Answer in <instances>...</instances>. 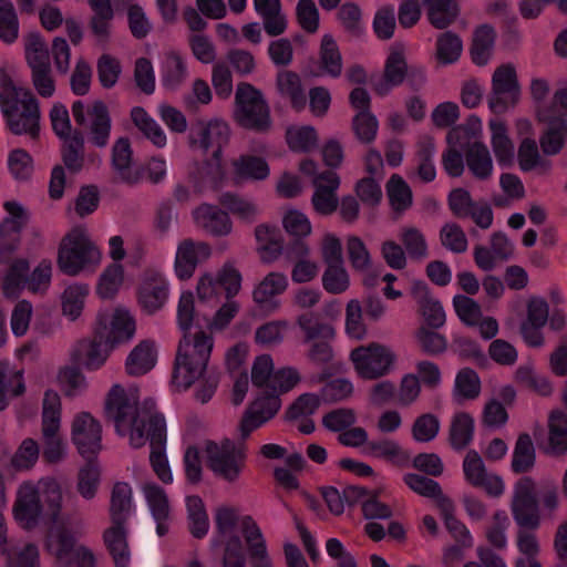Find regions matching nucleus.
<instances>
[{
    "label": "nucleus",
    "mask_w": 567,
    "mask_h": 567,
    "mask_svg": "<svg viewBox=\"0 0 567 567\" xmlns=\"http://www.w3.org/2000/svg\"><path fill=\"white\" fill-rule=\"evenodd\" d=\"M299 169L302 174L313 177L315 193L312 205L321 215H330L337 210L339 200L337 190L340 186V177L331 169L318 173V165L312 159H303Z\"/></svg>",
    "instance_id": "11"
},
{
    "label": "nucleus",
    "mask_w": 567,
    "mask_h": 567,
    "mask_svg": "<svg viewBox=\"0 0 567 567\" xmlns=\"http://www.w3.org/2000/svg\"><path fill=\"white\" fill-rule=\"evenodd\" d=\"M208 468L227 483H235L241 476L248 457L245 442L225 437L220 442L207 441L205 445Z\"/></svg>",
    "instance_id": "8"
},
{
    "label": "nucleus",
    "mask_w": 567,
    "mask_h": 567,
    "mask_svg": "<svg viewBox=\"0 0 567 567\" xmlns=\"http://www.w3.org/2000/svg\"><path fill=\"white\" fill-rule=\"evenodd\" d=\"M279 92L290 99L291 106L301 111L307 104V96L301 85L300 78L292 71H281L277 76Z\"/></svg>",
    "instance_id": "44"
},
{
    "label": "nucleus",
    "mask_w": 567,
    "mask_h": 567,
    "mask_svg": "<svg viewBox=\"0 0 567 567\" xmlns=\"http://www.w3.org/2000/svg\"><path fill=\"white\" fill-rule=\"evenodd\" d=\"M536 462V451L528 433H520L516 440L511 468L515 474H525L532 471Z\"/></svg>",
    "instance_id": "38"
},
{
    "label": "nucleus",
    "mask_w": 567,
    "mask_h": 567,
    "mask_svg": "<svg viewBox=\"0 0 567 567\" xmlns=\"http://www.w3.org/2000/svg\"><path fill=\"white\" fill-rule=\"evenodd\" d=\"M234 118L237 124L257 133L272 126L270 106L262 92L248 82H240L235 92Z\"/></svg>",
    "instance_id": "7"
},
{
    "label": "nucleus",
    "mask_w": 567,
    "mask_h": 567,
    "mask_svg": "<svg viewBox=\"0 0 567 567\" xmlns=\"http://www.w3.org/2000/svg\"><path fill=\"white\" fill-rule=\"evenodd\" d=\"M133 124L151 141L156 147H164L167 143L166 134L161 125L142 106H134L131 110Z\"/></svg>",
    "instance_id": "40"
},
{
    "label": "nucleus",
    "mask_w": 567,
    "mask_h": 567,
    "mask_svg": "<svg viewBox=\"0 0 567 567\" xmlns=\"http://www.w3.org/2000/svg\"><path fill=\"white\" fill-rule=\"evenodd\" d=\"M156 363V349L152 341L144 340L138 343L126 359V371L131 375H143L154 368Z\"/></svg>",
    "instance_id": "35"
},
{
    "label": "nucleus",
    "mask_w": 567,
    "mask_h": 567,
    "mask_svg": "<svg viewBox=\"0 0 567 567\" xmlns=\"http://www.w3.org/2000/svg\"><path fill=\"white\" fill-rule=\"evenodd\" d=\"M403 482L414 493L434 499L437 508H440L442 498H449L443 494L441 485L426 476L416 473H406L403 476Z\"/></svg>",
    "instance_id": "56"
},
{
    "label": "nucleus",
    "mask_w": 567,
    "mask_h": 567,
    "mask_svg": "<svg viewBox=\"0 0 567 567\" xmlns=\"http://www.w3.org/2000/svg\"><path fill=\"white\" fill-rule=\"evenodd\" d=\"M495 38V30L489 24H481L475 29L471 45V56L476 65H485L488 62Z\"/></svg>",
    "instance_id": "39"
},
{
    "label": "nucleus",
    "mask_w": 567,
    "mask_h": 567,
    "mask_svg": "<svg viewBox=\"0 0 567 567\" xmlns=\"http://www.w3.org/2000/svg\"><path fill=\"white\" fill-rule=\"evenodd\" d=\"M86 463L79 470L76 488L84 499L95 497L101 482V471L95 458H85Z\"/></svg>",
    "instance_id": "50"
},
{
    "label": "nucleus",
    "mask_w": 567,
    "mask_h": 567,
    "mask_svg": "<svg viewBox=\"0 0 567 567\" xmlns=\"http://www.w3.org/2000/svg\"><path fill=\"white\" fill-rule=\"evenodd\" d=\"M155 408L153 398H146L140 405L123 386L115 384L106 398L105 415L114 422L118 435L130 437L134 449L150 442L153 471L164 484H171L173 474L166 456V421Z\"/></svg>",
    "instance_id": "1"
},
{
    "label": "nucleus",
    "mask_w": 567,
    "mask_h": 567,
    "mask_svg": "<svg viewBox=\"0 0 567 567\" xmlns=\"http://www.w3.org/2000/svg\"><path fill=\"white\" fill-rule=\"evenodd\" d=\"M188 76V69L183 56L172 51L166 54L162 66V82L167 90L178 89Z\"/></svg>",
    "instance_id": "43"
},
{
    "label": "nucleus",
    "mask_w": 567,
    "mask_h": 567,
    "mask_svg": "<svg viewBox=\"0 0 567 567\" xmlns=\"http://www.w3.org/2000/svg\"><path fill=\"white\" fill-rule=\"evenodd\" d=\"M465 161L471 174L480 181L489 178L493 174V159L488 147L482 142H473L465 153Z\"/></svg>",
    "instance_id": "33"
},
{
    "label": "nucleus",
    "mask_w": 567,
    "mask_h": 567,
    "mask_svg": "<svg viewBox=\"0 0 567 567\" xmlns=\"http://www.w3.org/2000/svg\"><path fill=\"white\" fill-rule=\"evenodd\" d=\"M124 269L120 264L110 265L101 275L97 293L104 299L113 298L122 285Z\"/></svg>",
    "instance_id": "63"
},
{
    "label": "nucleus",
    "mask_w": 567,
    "mask_h": 567,
    "mask_svg": "<svg viewBox=\"0 0 567 567\" xmlns=\"http://www.w3.org/2000/svg\"><path fill=\"white\" fill-rule=\"evenodd\" d=\"M95 331L104 339L103 341L114 348L134 336L135 320L127 310L117 308L111 318L107 315H99Z\"/></svg>",
    "instance_id": "20"
},
{
    "label": "nucleus",
    "mask_w": 567,
    "mask_h": 567,
    "mask_svg": "<svg viewBox=\"0 0 567 567\" xmlns=\"http://www.w3.org/2000/svg\"><path fill=\"white\" fill-rule=\"evenodd\" d=\"M287 286L288 279L284 274L270 272L255 288L254 300L262 308L275 310L279 306L275 298L282 293Z\"/></svg>",
    "instance_id": "32"
},
{
    "label": "nucleus",
    "mask_w": 567,
    "mask_h": 567,
    "mask_svg": "<svg viewBox=\"0 0 567 567\" xmlns=\"http://www.w3.org/2000/svg\"><path fill=\"white\" fill-rule=\"evenodd\" d=\"M27 62L32 71V82L42 97H51L55 83L51 74L49 50L38 35L29 39L25 45Z\"/></svg>",
    "instance_id": "16"
},
{
    "label": "nucleus",
    "mask_w": 567,
    "mask_h": 567,
    "mask_svg": "<svg viewBox=\"0 0 567 567\" xmlns=\"http://www.w3.org/2000/svg\"><path fill=\"white\" fill-rule=\"evenodd\" d=\"M492 148L501 167H509L514 163L515 147L507 135L506 125L499 121H491Z\"/></svg>",
    "instance_id": "34"
},
{
    "label": "nucleus",
    "mask_w": 567,
    "mask_h": 567,
    "mask_svg": "<svg viewBox=\"0 0 567 567\" xmlns=\"http://www.w3.org/2000/svg\"><path fill=\"white\" fill-rule=\"evenodd\" d=\"M520 94L516 70L511 64L498 66L492 76V92L488 95V107L493 113L499 114L514 106Z\"/></svg>",
    "instance_id": "17"
},
{
    "label": "nucleus",
    "mask_w": 567,
    "mask_h": 567,
    "mask_svg": "<svg viewBox=\"0 0 567 567\" xmlns=\"http://www.w3.org/2000/svg\"><path fill=\"white\" fill-rule=\"evenodd\" d=\"M297 323L305 333V342L313 341L308 351L309 360L318 365L329 363L333 357L329 342L334 337L332 326L312 311L301 313L297 319Z\"/></svg>",
    "instance_id": "9"
},
{
    "label": "nucleus",
    "mask_w": 567,
    "mask_h": 567,
    "mask_svg": "<svg viewBox=\"0 0 567 567\" xmlns=\"http://www.w3.org/2000/svg\"><path fill=\"white\" fill-rule=\"evenodd\" d=\"M441 427V422L433 413H423L419 415L412 425V437L419 443H429L433 441Z\"/></svg>",
    "instance_id": "60"
},
{
    "label": "nucleus",
    "mask_w": 567,
    "mask_h": 567,
    "mask_svg": "<svg viewBox=\"0 0 567 567\" xmlns=\"http://www.w3.org/2000/svg\"><path fill=\"white\" fill-rule=\"evenodd\" d=\"M512 512L519 527L527 529L538 527V499L535 494V483L530 477L524 476L516 483Z\"/></svg>",
    "instance_id": "18"
},
{
    "label": "nucleus",
    "mask_w": 567,
    "mask_h": 567,
    "mask_svg": "<svg viewBox=\"0 0 567 567\" xmlns=\"http://www.w3.org/2000/svg\"><path fill=\"white\" fill-rule=\"evenodd\" d=\"M73 533L64 527L49 535L48 549L54 554L58 567H95V557L87 547L75 546Z\"/></svg>",
    "instance_id": "13"
},
{
    "label": "nucleus",
    "mask_w": 567,
    "mask_h": 567,
    "mask_svg": "<svg viewBox=\"0 0 567 567\" xmlns=\"http://www.w3.org/2000/svg\"><path fill=\"white\" fill-rule=\"evenodd\" d=\"M240 287L241 274L230 262H226L216 277L205 275L200 278L197 285V295L200 299L212 298L223 290L228 300L215 313L210 324L213 329L223 330L238 312L237 302L230 299L239 292Z\"/></svg>",
    "instance_id": "6"
},
{
    "label": "nucleus",
    "mask_w": 567,
    "mask_h": 567,
    "mask_svg": "<svg viewBox=\"0 0 567 567\" xmlns=\"http://www.w3.org/2000/svg\"><path fill=\"white\" fill-rule=\"evenodd\" d=\"M133 152L127 137H120L112 148V167L125 183H134L136 177L131 173Z\"/></svg>",
    "instance_id": "51"
},
{
    "label": "nucleus",
    "mask_w": 567,
    "mask_h": 567,
    "mask_svg": "<svg viewBox=\"0 0 567 567\" xmlns=\"http://www.w3.org/2000/svg\"><path fill=\"white\" fill-rule=\"evenodd\" d=\"M99 251L83 233H74L63 240L58 264L62 272L74 276L86 265L97 260Z\"/></svg>",
    "instance_id": "15"
},
{
    "label": "nucleus",
    "mask_w": 567,
    "mask_h": 567,
    "mask_svg": "<svg viewBox=\"0 0 567 567\" xmlns=\"http://www.w3.org/2000/svg\"><path fill=\"white\" fill-rule=\"evenodd\" d=\"M548 450L550 453L561 455L567 452V414L553 410L548 416Z\"/></svg>",
    "instance_id": "41"
},
{
    "label": "nucleus",
    "mask_w": 567,
    "mask_h": 567,
    "mask_svg": "<svg viewBox=\"0 0 567 567\" xmlns=\"http://www.w3.org/2000/svg\"><path fill=\"white\" fill-rule=\"evenodd\" d=\"M518 165L522 172H532L536 168L547 171L549 162L544 159L535 140L525 137L522 140L517 151Z\"/></svg>",
    "instance_id": "55"
},
{
    "label": "nucleus",
    "mask_w": 567,
    "mask_h": 567,
    "mask_svg": "<svg viewBox=\"0 0 567 567\" xmlns=\"http://www.w3.org/2000/svg\"><path fill=\"white\" fill-rule=\"evenodd\" d=\"M143 494L152 518L169 519V501L163 487L155 483H145Z\"/></svg>",
    "instance_id": "53"
},
{
    "label": "nucleus",
    "mask_w": 567,
    "mask_h": 567,
    "mask_svg": "<svg viewBox=\"0 0 567 567\" xmlns=\"http://www.w3.org/2000/svg\"><path fill=\"white\" fill-rule=\"evenodd\" d=\"M72 441L84 458H95L102 447V425L89 412L78 414L72 423Z\"/></svg>",
    "instance_id": "19"
},
{
    "label": "nucleus",
    "mask_w": 567,
    "mask_h": 567,
    "mask_svg": "<svg viewBox=\"0 0 567 567\" xmlns=\"http://www.w3.org/2000/svg\"><path fill=\"white\" fill-rule=\"evenodd\" d=\"M256 239L260 245V257L265 262L276 260L280 255L289 260L305 259L309 254V247L303 238L292 237L285 243L278 228L259 225L256 228Z\"/></svg>",
    "instance_id": "10"
},
{
    "label": "nucleus",
    "mask_w": 567,
    "mask_h": 567,
    "mask_svg": "<svg viewBox=\"0 0 567 567\" xmlns=\"http://www.w3.org/2000/svg\"><path fill=\"white\" fill-rule=\"evenodd\" d=\"M440 240L444 248L454 252L463 254L467 250L468 241L463 228L453 221L445 223L440 229Z\"/></svg>",
    "instance_id": "59"
},
{
    "label": "nucleus",
    "mask_w": 567,
    "mask_h": 567,
    "mask_svg": "<svg viewBox=\"0 0 567 567\" xmlns=\"http://www.w3.org/2000/svg\"><path fill=\"white\" fill-rule=\"evenodd\" d=\"M537 117L539 122L548 125L539 137L543 153L547 156L557 155L564 147L567 138V121L565 118H555L553 115Z\"/></svg>",
    "instance_id": "30"
},
{
    "label": "nucleus",
    "mask_w": 567,
    "mask_h": 567,
    "mask_svg": "<svg viewBox=\"0 0 567 567\" xmlns=\"http://www.w3.org/2000/svg\"><path fill=\"white\" fill-rule=\"evenodd\" d=\"M453 307L464 324L468 327H476L478 324V320L482 318V310L474 299L468 296L456 295L453 298Z\"/></svg>",
    "instance_id": "64"
},
{
    "label": "nucleus",
    "mask_w": 567,
    "mask_h": 567,
    "mask_svg": "<svg viewBox=\"0 0 567 567\" xmlns=\"http://www.w3.org/2000/svg\"><path fill=\"white\" fill-rule=\"evenodd\" d=\"M230 130L228 124L219 118L199 120L190 130V145L199 148L215 163L221 161L223 150L228 144Z\"/></svg>",
    "instance_id": "14"
},
{
    "label": "nucleus",
    "mask_w": 567,
    "mask_h": 567,
    "mask_svg": "<svg viewBox=\"0 0 567 567\" xmlns=\"http://www.w3.org/2000/svg\"><path fill=\"white\" fill-rule=\"evenodd\" d=\"M0 107L12 134H29L32 138L39 135L38 100L30 90L18 87L3 69H0Z\"/></svg>",
    "instance_id": "5"
},
{
    "label": "nucleus",
    "mask_w": 567,
    "mask_h": 567,
    "mask_svg": "<svg viewBox=\"0 0 567 567\" xmlns=\"http://www.w3.org/2000/svg\"><path fill=\"white\" fill-rule=\"evenodd\" d=\"M279 402L276 400L258 401L246 411L239 423L241 441L245 442L251 432L270 420L278 411Z\"/></svg>",
    "instance_id": "31"
},
{
    "label": "nucleus",
    "mask_w": 567,
    "mask_h": 567,
    "mask_svg": "<svg viewBox=\"0 0 567 567\" xmlns=\"http://www.w3.org/2000/svg\"><path fill=\"white\" fill-rule=\"evenodd\" d=\"M463 51L461 38L451 31H445L436 40V58L441 64H452L458 60Z\"/></svg>",
    "instance_id": "57"
},
{
    "label": "nucleus",
    "mask_w": 567,
    "mask_h": 567,
    "mask_svg": "<svg viewBox=\"0 0 567 567\" xmlns=\"http://www.w3.org/2000/svg\"><path fill=\"white\" fill-rule=\"evenodd\" d=\"M363 452L367 455L385 460L393 465L404 467L410 464V453L398 442L388 437L369 440Z\"/></svg>",
    "instance_id": "29"
},
{
    "label": "nucleus",
    "mask_w": 567,
    "mask_h": 567,
    "mask_svg": "<svg viewBox=\"0 0 567 567\" xmlns=\"http://www.w3.org/2000/svg\"><path fill=\"white\" fill-rule=\"evenodd\" d=\"M439 511L452 537L463 547H471L473 545V537L468 528L454 516L452 499L442 498Z\"/></svg>",
    "instance_id": "45"
},
{
    "label": "nucleus",
    "mask_w": 567,
    "mask_h": 567,
    "mask_svg": "<svg viewBox=\"0 0 567 567\" xmlns=\"http://www.w3.org/2000/svg\"><path fill=\"white\" fill-rule=\"evenodd\" d=\"M188 530L196 539H203L209 530V518L205 504L198 495L186 496Z\"/></svg>",
    "instance_id": "36"
},
{
    "label": "nucleus",
    "mask_w": 567,
    "mask_h": 567,
    "mask_svg": "<svg viewBox=\"0 0 567 567\" xmlns=\"http://www.w3.org/2000/svg\"><path fill=\"white\" fill-rule=\"evenodd\" d=\"M386 194L392 209L396 213H403L412 206V189L398 174H393L389 178L386 183Z\"/></svg>",
    "instance_id": "48"
},
{
    "label": "nucleus",
    "mask_w": 567,
    "mask_h": 567,
    "mask_svg": "<svg viewBox=\"0 0 567 567\" xmlns=\"http://www.w3.org/2000/svg\"><path fill=\"white\" fill-rule=\"evenodd\" d=\"M194 218L198 226L214 236H225L231 230L228 214L214 205L202 204L194 210Z\"/></svg>",
    "instance_id": "27"
},
{
    "label": "nucleus",
    "mask_w": 567,
    "mask_h": 567,
    "mask_svg": "<svg viewBox=\"0 0 567 567\" xmlns=\"http://www.w3.org/2000/svg\"><path fill=\"white\" fill-rule=\"evenodd\" d=\"M299 381L300 375L295 368L286 367L276 370L267 389L272 395L270 400L278 402V395L289 392Z\"/></svg>",
    "instance_id": "62"
},
{
    "label": "nucleus",
    "mask_w": 567,
    "mask_h": 567,
    "mask_svg": "<svg viewBox=\"0 0 567 567\" xmlns=\"http://www.w3.org/2000/svg\"><path fill=\"white\" fill-rule=\"evenodd\" d=\"M62 498L61 485L54 477H42L37 484L23 482L17 492L13 517L25 530L41 523L54 524L60 518Z\"/></svg>",
    "instance_id": "4"
},
{
    "label": "nucleus",
    "mask_w": 567,
    "mask_h": 567,
    "mask_svg": "<svg viewBox=\"0 0 567 567\" xmlns=\"http://www.w3.org/2000/svg\"><path fill=\"white\" fill-rule=\"evenodd\" d=\"M136 512L133 491L128 483L116 482L111 492L110 518L111 523H125Z\"/></svg>",
    "instance_id": "28"
},
{
    "label": "nucleus",
    "mask_w": 567,
    "mask_h": 567,
    "mask_svg": "<svg viewBox=\"0 0 567 567\" xmlns=\"http://www.w3.org/2000/svg\"><path fill=\"white\" fill-rule=\"evenodd\" d=\"M350 359L362 379L375 380L392 371L396 357L390 348L372 342L353 349Z\"/></svg>",
    "instance_id": "12"
},
{
    "label": "nucleus",
    "mask_w": 567,
    "mask_h": 567,
    "mask_svg": "<svg viewBox=\"0 0 567 567\" xmlns=\"http://www.w3.org/2000/svg\"><path fill=\"white\" fill-rule=\"evenodd\" d=\"M435 145L431 137L417 142L415 153V173L423 183H431L436 178L434 164Z\"/></svg>",
    "instance_id": "42"
},
{
    "label": "nucleus",
    "mask_w": 567,
    "mask_h": 567,
    "mask_svg": "<svg viewBox=\"0 0 567 567\" xmlns=\"http://www.w3.org/2000/svg\"><path fill=\"white\" fill-rule=\"evenodd\" d=\"M234 169L241 179L264 181L270 173L267 162L254 155H241L234 162Z\"/></svg>",
    "instance_id": "54"
},
{
    "label": "nucleus",
    "mask_w": 567,
    "mask_h": 567,
    "mask_svg": "<svg viewBox=\"0 0 567 567\" xmlns=\"http://www.w3.org/2000/svg\"><path fill=\"white\" fill-rule=\"evenodd\" d=\"M103 340L95 330L92 340H81L72 353L74 362L84 365L87 370H97L103 365L109 352L113 349Z\"/></svg>",
    "instance_id": "24"
},
{
    "label": "nucleus",
    "mask_w": 567,
    "mask_h": 567,
    "mask_svg": "<svg viewBox=\"0 0 567 567\" xmlns=\"http://www.w3.org/2000/svg\"><path fill=\"white\" fill-rule=\"evenodd\" d=\"M413 295L419 298L420 313L426 328L440 329L445 324L446 316L442 303L432 298L426 282L419 280L413 284Z\"/></svg>",
    "instance_id": "25"
},
{
    "label": "nucleus",
    "mask_w": 567,
    "mask_h": 567,
    "mask_svg": "<svg viewBox=\"0 0 567 567\" xmlns=\"http://www.w3.org/2000/svg\"><path fill=\"white\" fill-rule=\"evenodd\" d=\"M89 291V286L84 284L66 287L62 295L63 315L72 321L76 320L82 313Z\"/></svg>",
    "instance_id": "52"
},
{
    "label": "nucleus",
    "mask_w": 567,
    "mask_h": 567,
    "mask_svg": "<svg viewBox=\"0 0 567 567\" xmlns=\"http://www.w3.org/2000/svg\"><path fill=\"white\" fill-rule=\"evenodd\" d=\"M481 379L472 368L461 369L455 377L453 396L457 402L474 400L481 393Z\"/></svg>",
    "instance_id": "47"
},
{
    "label": "nucleus",
    "mask_w": 567,
    "mask_h": 567,
    "mask_svg": "<svg viewBox=\"0 0 567 567\" xmlns=\"http://www.w3.org/2000/svg\"><path fill=\"white\" fill-rule=\"evenodd\" d=\"M72 115L81 131H75L71 138L63 140L62 159L71 173H78L84 164V133L87 142L103 148L109 144L112 120L106 104L96 100L90 105L76 100L72 104Z\"/></svg>",
    "instance_id": "2"
},
{
    "label": "nucleus",
    "mask_w": 567,
    "mask_h": 567,
    "mask_svg": "<svg viewBox=\"0 0 567 567\" xmlns=\"http://www.w3.org/2000/svg\"><path fill=\"white\" fill-rule=\"evenodd\" d=\"M212 254L208 244L184 239L179 243L175 255V274L179 280L189 279L197 265L206 260Z\"/></svg>",
    "instance_id": "22"
},
{
    "label": "nucleus",
    "mask_w": 567,
    "mask_h": 567,
    "mask_svg": "<svg viewBox=\"0 0 567 567\" xmlns=\"http://www.w3.org/2000/svg\"><path fill=\"white\" fill-rule=\"evenodd\" d=\"M475 434V420L465 412H455L449 426V444L455 452L466 450L473 442Z\"/></svg>",
    "instance_id": "26"
},
{
    "label": "nucleus",
    "mask_w": 567,
    "mask_h": 567,
    "mask_svg": "<svg viewBox=\"0 0 567 567\" xmlns=\"http://www.w3.org/2000/svg\"><path fill=\"white\" fill-rule=\"evenodd\" d=\"M320 69L331 78H339L342 72V56L338 44L331 34L321 39L319 51Z\"/></svg>",
    "instance_id": "46"
},
{
    "label": "nucleus",
    "mask_w": 567,
    "mask_h": 567,
    "mask_svg": "<svg viewBox=\"0 0 567 567\" xmlns=\"http://www.w3.org/2000/svg\"><path fill=\"white\" fill-rule=\"evenodd\" d=\"M194 320V295L184 291L177 306V322L183 331L175 359V378L188 386L209 362L214 347L213 337L198 331L194 337L190 328Z\"/></svg>",
    "instance_id": "3"
},
{
    "label": "nucleus",
    "mask_w": 567,
    "mask_h": 567,
    "mask_svg": "<svg viewBox=\"0 0 567 567\" xmlns=\"http://www.w3.org/2000/svg\"><path fill=\"white\" fill-rule=\"evenodd\" d=\"M430 23L436 29H445L456 19L458 9L453 0H424Z\"/></svg>",
    "instance_id": "49"
},
{
    "label": "nucleus",
    "mask_w": 567,
    "mask_h": 567,
    "mask_svg": "<svg viewBox=\"0 0 567 567\" xmlns=\"http://www.w3.org/2000/svg\"><path fill=\"white\" fill-rule=\"evenodd\" d=\"M137 298L147 313L159 310L168 298V281L163 274L154 269L146 270L138 287Z\"/></svg>",
    "instance_id": "21"
},
{
    "label": "nucleus",
    "mask_w": 567,
    "mask_h": 567,
    "mask_svg": "<svg viewBox=\"0 0 567 567\" xmlns=\"http://www.w3.org/2000/svg\"><path fill=\"white\" fill-rule=\"evenodd\" d=\"M19 35V19L13 3L10 0H0V39L13 43Z\"/></svg>",
    "instance_id": "58"
},
{
    "label": "nucleus",
    "mask_w": 567,
    "mask_h": 567,
    "mask_svg": "<svg viewBox=\"0 0 567 567\" xmlns=\"http://www.w3.org/2000/svg\"><path fill=\"white\" fill-rule=\"evenodd\" d=\"M400 239L406 254L413 260H421L427 257L429 248L424 235L415 227H404Z\"/></svg>",
    "instance_id": "61"
},
{
    "label": "nucleus",
    "mask_w": 567,
    "mask_h": 567,
    "mask_svg": "<svg viewBox=\"0 0 567 567\" xmlns=\"http://www.w3.org/2000/svg\"><path fill=\"white\" fill-rule=\"evenodd\" d=\"M30 264L24 258L16 259L1 279V288L7 298H18L27 288V275Z\"/></svg>",
    "instance_id": "37"
},
{
    "label": "nucleus",
    "mask_w": 567,
    "mask_h": 567,
    "mask_svg": "<svg viewBox=\"0 0 567 567\" xmlns=\"http://www.w3.org/2000/svg\"><path fill=\"white\" fill-rule=\"evenodd\" d=\"M102 539L115 567H130L131 549L127 524L111 523V526L104 529Z\"/></svg>",
    "instance_id": "23"
}]
</instances>
